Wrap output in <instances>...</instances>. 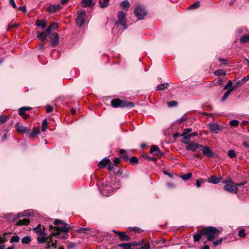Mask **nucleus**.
<instances>
[{
    "label": "nucleus",
    "instance_id": "obj_1",
    "mask_svg": "<svg viewBox=\"0 0 249 249\" xmlns=\"http://www.w3.org/2000/svg\"><path fill=\"white\" fill-rule=\"evenodd\" d=\"M53 224L54 226H50V230H52L51 234L54 236L57 235L60 238H66L70 227L59 219L54 220Z\"/></svg>",
    "mask_w": 249,
    "mask_h": 249
},
{
    "label": "nucleus",
    "instance_id": "obj_2",
    "mask_svg": "<svg viewBox=\"0 0 249 249\" xmlns=\"http://www.w3.org/2000/svg\"><path fill=\"white\" fill-rule=\"evenodd\" d=\"M220 231L213 227H208L202 229V234L207 237L209 241H213L217 237Z\"/></svg>",
    "mask_w": 249,
    "mask_h": 249
},
{
    "label": "nucleus",
    "instance_id": "obj_3",
    "mask_svg": "<svg viewBox=\"0 0 249 249\" xmlns=\"http://www.w3.org/2000/svg\"><path fill=\"white\" fill-rule=\"evenodd\" d=\"M58 27L57 23L56 22H51L49 27L46 29V32H37V38L42 41L44 42L47 39V35H49L51 33V30H55Z\"/></svg>",
    "mask_w": 249,
    "mask_h": 249
},
{
    "label": "nucleus",
    "instance_id": "obj_4",
    "mask_svg": "<svg viewBox=\"0 0 249 249\" xmlns=\"http://www.w3.org/2000/svg\"><path fill=\"white\" fill-rule=\"evenodd\" d=\"M111 104L114 107H127L132 108L134 107V104L132 102H128L126 101L121 100L119 98L113 99L111 102Z\"/></svg>",
    "mask_w": 249,
    "mask_h": 249
},
{
    "label": "nucleus",
    "instance_id": "obj_5",
    "mask_svg": "<svg viewBox=\"0 0 249 249\" xmlns=\"http://www.w3.org/2000/svg\"><path fill=\"white\" fill-rule=\"evenodd\" d=\"M134 14L139 20L143 19L147 15V11L144 6L139 4L134 9Z\"/></svg>",
    "mask_w": 249,
    "mask_h": 249
},
{
    "label": "nucleus",
    "instance_id": "obj_6",
    "mask_svg": "<svg viewBox=\"0 0 249 249\" xmlns=\"http://www.w3.org/2000/svg\"><path fill=\"white\" fill-rule=\"evenodd\" d=\"M223 183L226 184L224 186V189L231 193L236 194L237 193L238 188L237 185L231 180L229 181L224 180Z\"/></svg>",
    "mask_w": 249,
    "mask_h": 249
},
{
    "label": "nucleus",
    "instance_id": "obj_7",
    "mask_svg": "<svg viewBox=\"0 0 249 249\" xmlns=\"http://www.w3.org/2000/svg\"><path fill=\"white\" fill-rule=\"evenodd\" d=\"M117 18L118 21L116 22L115 24L118 25V24H120L124 30L126 29L127 26L126 25V14L124 12L120 11L118 13Z\"/></svg>",
    "mask_w": 249,
    "mask_h": 249
},
{
    "label": "nucleus",
    "instance_id": "obj_8",
    "mask_svg": "<svg viewBox=\"0 0 249 249\" xmlns=\"http://www.w3.org/2000/svg\"><path fill=\"white\" fill-rule=\"evenodd\" d=\"M77 17L75 19L76 25L79 28H81L85 22V18L86 16V13L84 10H78L77 12Z\"/></svg>",
    "mask_w": 249,
    "mask_h": 249
},
{
    "label": "nucleus",
    "instance_id": "obj_9",
    "mask_svg": "<svg viewBox=\"0 0 249 249\" xmlns=\"http://www.w3.org/2000/svg\"><path fill=\"white\" fill-rule=\"evenodd\" d=\"M47 36L51 40L50 45L52 47H56L59 42V37L58 34L56 33H51L49 35H47Z\"/></svg>",
    "mask_w": 249,
    "mask_h": 249
},
{
    "label": "nucleus",
    "instance_id": "obj_10",
    "mask_svg": "<svg viewBox=\"0 0 249 249\" xmlns=\"http://www.w3.org/2000/svg\"><path fill=\"white\" fill-rule=\"evenodd\" d=\"M185 143H187L186 146V149L188 151H191L192 152H196L200 151L201 148L202 147V145L199 144L197 143L191 142L189 143L184 142Z\"/></svg>",
    "mask_w": 249,
    "mask_h": 249
},
{
    "label": "nucleus",
    "instance_id": "obj_11",
    "mask_svg": "<svg viewBox=\"0 0 249 249\" xmlns=\"http://www.w3.org/2000/svg\"><path fill=\"white\" fill-rule=\"evenodd\" d=\"M200 151H202L203 155L210 158H213L214 157V153L208 146H203L202 145Z\"/></svg>",
    "mask_w": 249,
    "mask_h": 249
},
{
    "label": "nucleus",
    "instance_id": "obj_12",
    "mask_svg": "<svg viewBox=\"0 0 249 249\" xmlns=\"http://www.w3.org/2000/svg\"><path fill=\"white\" fill-rule=\"evenodd\" d=\"M112 231L118 235L119 238L121 241H129L130 240V237L127 235L125 232L117 231L115 230H113Z\"/></svg>",
    "mask_w": 249,
    "mask_h": 249
},
{
    "label": "nucleus",
    "instance_id": "obj_13",
    "mask_svg": "<svg viewBox=\"0 0 249 249\" xmlns=\"http://www.w3.org/2000/svg\"><path fill=\"white\" fill-rule=\"evenodd\" d=\"M132 246H140L137 248V249H150V246L149 243L144 244V241L141 242H135L134 243H131Z\"/></svg>",
    "mask_w": 249,
    "mask_h": 249
},
{
    "label": "nucleus",
    "instance_id": "obj_14",
    "mask_svg": "<svg viewBox=\"0 0 249 249\" xmlns=\"http://www.w3.org/2000/svg\"><path fill=\"white\" fill-rule=\"evenodd\" d=\"M150 153L159 157H161L163 155V153L161 152L160 148L156 145L151 146L150 150Z\"/></svg>",
    "mask_w": 249,
    "mask_h": 249
},
{
    "label": "nucleus",
    "instance_id": "obj_15",
    "mask_svg": "<svg viewBox=\"0 0 249 249\" xmlns=\"http://www.w3.org/2000/svg\"><path fill=\"white\" fill-rule=\"evenodd\" d=\"M61 8L62 6L60 4H52L48 7L47 10L49 13H54Z\"/></svg>",
    "mask_w": 249,
    "mask_h": 249
},
{
    "label": "nucleus",
    "instance_id": "obj_16",
    "mask_svg": "<svg viewBox=\"0 0 249 249\" xmlns=\"http://www.w3.org/2000/svg\"><path fill=\"white\" fill-rule=\"evenodd\" d=\"M31 109V107H24L20 108L18 109V113L20 116H22L24 119L28 117V115L26 114L27 111H29Z\"/></svg>",
    "mask_w": 249,
    "mask_h": 249
},
{
    "label": "nucleus",
    "instance_id": "obj_17",
    "mask_svg": "<svg viewBox=\"0 0 249 249\" xmlns=\"http://www.w3.org/2000/svg\"><path fill=\"white\" fill-rule=\"evenodd\" d=\"M34 231L37 234L41 235V236H44L46 234L45 231V229L43 228V229L41 228V225H38L36 227L34 228L33 229Z\"/></svg>",
    "mask_w": 249,
    "mask_h": 249
},
{
    "label": "nucleus",
    "instance_id": "obj_18",
    "mask_svg": "<svg viewBox=\"0 0 249 249\" xmlns=\"http://www.w3.org/2000/svg\"><path fill=\"white\" fill-rule=\"evenodd\" d=\"M223 125H209V129L213 133H217L223 129Z\"/></svg>",
    "mask_w": 249,
    "mask_h": 249
},
{
    "label": "nucleus",
    "instance_id": "obj_19",
    "mask_svg": "<svg viewBox=\"0 0 249 249\" xmlns=\"http://www.w3.org/2000/svg\"><path fill=\"white\" fill-rule=\"evenodd\" d=\"M222 179V178H217L215 176H211L208 179V181L209 183H213V184H217Z\"/></svg>",
    "mask_w": 249,
    "mask_h": 249
},
{
    "label": "nucleus",
    "instance_id": "obj_20",
    "mask_svg": "<svg viewBox=\"0 0 249 249\" xmlns=\"http://www.w3.org/2000/svg\"><path fill=\"white\" fill-rule=\"evenodd\" d=\"M81 4L83 7H92L95 5L94 3H92V0H82Z\"/></svg>",
    "mask_w": 249,
    "mask_h": 249
},
{
    "label": "nucleus",
    "instance_id": "obj_21",
    "mask_svg": "<svg viewBox=\"0 0 249 249\" xmlns=\"http://www.w3.org/2000/svg\"><path fill=\"white\" fill-rule=\"evenodd\" d=\"M16 130L19 133H27L30 130V128L23 126V125H16Z\"/></svg>",
    "mask_w": 249,
    "mask_h": 249
},
{
    "label": "nucleus",
    "instance_id": "obj_22",
    "mask_svg": "<svg viewBox=\"0 0 249 249\" xmlns=\"http://www.w3.org/2000/svg\"><path fill=\"white\" fill-rule=\"evenodd\" d=\"M110 160L108 158H104L98 163V166L100 168H105L107 164L110 163Z\"/></svg>",
    "mask_w": 249,
    "mask_h": 249
},
{
    "label": "nucleus",
    "instance_id": "obj_23",
    "mask_svg": "<svg viewBox=\"0 0 249 249\" xmlns=\"http://www.w3.org/2000/svg\"><path fill=\"white\" fill-rule=\"evenodd\" d=\"M121 7L125 11H127L130 6L128 0H124L120 3Z\"/></svg>",
    "mask_w": 249,
    "mask_h": 249
},
{
    "label": "nucleus",
    "instance_id": "obj_24",
    "mask_svg": "<svg viewBox=\"0 0 249 249\" xmlns=\"http://www.w3.org/2000/svg\"><path fill=\"white\" fill-rule=\"evenodd\" d=\"M47 247L46 248H50L51 247H53L54 248H55L56 247V240L53 241V239L49 237V239L47 240Z\"/></svg>",
    "mask_w": 249,
    "mask_h": 249
},
{
    "label": "nucleus",
    "instance_id": "obj_25",
    "mask_svg": "<svg viewBox=\"0 0 249 249\" xmlns=\"http://www.w3.org/2000/svg\"><path fill=\"white\" fill-rule=\"evenodd\" d=\"M30 223L29 219L27 218H24L22 220H20L17 222L16 225L18 226L23 225H28Z\"/></svg>",
    "mask_w": 249,
    "mask_h": 249
},
{
    "label": "nucleus",
    "instance_id": "obj_26",
    "mask_svg": "<svg viewBox=\"0 0 249 249\" xmlns=\"http://www.w3.org/2000/svg\"><path fill=\"white\" fill-rule=\"evenodd\" d=\"M109 0H99V5L100 8H104L109 5Z\"/></svg>",
    "mask_w": 249,
    "mask_h": 249
},
{
    "label": "nucleus",
    "instance_id": "obj_27",
    "mask_svg": "<svg viewBox=\"0 0 249 249\" xmlns=\"http://www.w3.org/2000/svg\"><path fill=\"white\" fill-rule=\"evenodd\" d=\"M36 25L37 26L45 28L46 25L45 20L37 19L36 22Z\"/></svg>",
    "mask_w": 249,
    "mask_h": 249
},
{
    "label": "nucleus",
    "instance_id": "obj_28",
    "mask_svg": "<svg viewBox=\"0 0 249 249\" xmlns=\"http://www.w3.org/2000/svg\"><path fill=\"white\" fill-rule=\"evenodd\" d=\"M240 41L242 43L249 42V34L242 35L240 37Z\"/></svg>",
    "mask_w": 249,
    "mask_h": 249
},
{
    "label": "nucleus",
    "instance_id": "obj_29",
    "mask_svg": "<svg viewBox=\"0 0 249 249\" xmlns=\"http://www.w3.org/2000/svg\"><path fill=\"white\" fill-rule=\"evenodd\" d=\"M202 235H203V234H202V229H201L198 233H197L193 236L194 242H196L199 241L200 240V239L202 237Z\"/></svg>",
    "mask_w": 249,
    "mask_h": 249
},
{
    "label": "nucleus",
    "instance_id": "obj_30",
    "mask_svg": "<svg viewBox=\"0 0 249 249\" xmlns=\"http://www.w3.org/2000/svg\"><path fill=\"white\" fill-rule=\"evenodd\" d=\"M118 247L124 248V249H131L132 244L130 243H121L117 245Z\"/></svg>",
    "mask_w": 249,
    "mask_h": 249
},
{
    "label": "nucleus",
    "instance_id": "obj_31",
    "mask_svg": "<svg viewBox=\"0 0 249 249\" xmlns=\"http://www.w3.org/2000/svg\"><path fill=\"white\" fill-rule=\"evenodd\" d=\"M244 83L242 82L241 80H239L237 81L234 86H233L231 89L232 90H235L238 88L240 87Z\"/></svg>",
    "mask_w": 249,
    "mask_h": 249
},
{
    "label": "nucleus",
    "instance_id": "obj_32",
    "mask_svg": "<svg viewBox=\"0 0 249 249\" xmlns=\"http://www.w3.org/2000/svg\"><path fill=\"white\" fill-rule=\"evenodd\" d=\"M78 232H83L86 234H89L91 232L90 229L89 228H81L77 230Z\"/></svg>",
    "mask_w": 249,
    "mask_h": 249
},
{
    "label": "nucleus",
    "instance_id": "obj_33",
    "mask_svg": "<svg viewBox=\"0 0 249 249\" xmlns=\"http://www.w3.org/2000/svg\"><path fill=\"white\" fill-rule=\"evenodd\" d=\"M169 86V84L168 83L161 84L159 85L157 87V90H162L164 89H166L168 88Z\"/></svg>",
    "mask_w": 249,
    "mask_h": 249
},
{
    "label": "nucleus",
    "instance_id": "obj_34",
    "mask_svg": "<svg viewBox=\"0 0 249 249\" xmlns=\"http://www.w3.org/2000/svg\"><path fill=\"white\" fill-rule=\"evenodd\" d=\"M9 119V117L7 115H2L0 116V124H4Z\"/></svg>",
    "mask_w": 249,
    "mask_h": 249
},
{
    "label": "nucleus",
    "instance_id": "obj_35",
    "mask_svg": "<svg viewBox=\"0 0 249 249\" xmlns=\"http://www.w3.org/2000/svg\"><path fill=\"white\" fill-rule=\"evenodd\" d=\"M48 239H49V237H46L45 236V235L41 236V237H38L37 238V240L38 242V243L40 244L44 243V242L47 241V240H48Z\"/></svg>",
    "mask_w": 249,
    "mask_h": 249
},
{
    "label": "nucleus",
    "instance_id": "obj_36",
    "mask_svg": "<svg viewBox=\"0 0 249 249\" xmlns=\"http://www.w3.org/2000/svg\"><path fill=\"white\" fill-rule=\"evenodd\" d=\"M31 241V238L29 236H25L21 239V242L23 244H28Z\"/></svg>",
    "mask_w": 249,
    "mask_h": 249
},
{
    "label": "nucleus",
    "instance_id": "obj_37",
    "mask_svg": "<svg viewBox=\"0 0 249 249\" xmlns=\"http://www.w3.org/2000/svg\"><path fill=\"white\" fill-rule=\"evenodd\" d=\"M123 170L122 169H120L116 173V174L122 176L123 178H126L128 177L129 176V173L127 171H126L125 173L124 174H123Z\"/></svg>",
    "mask_w": 249,
    "mask_h": 249
},
{
    "label": "nucleus",
    "instance_id": "obj_38",
    "mask_svg": "<svg viewBox=\"0 0 249 249\" xmlns=\"http://www.w3.org/2000/svg\"><path fill=\"white\" fill-rule=\"evenodd\" d=\"M40 132L39 127H34L31 134V136L33 137L35 136L38 134Z\"/></svg>",
    "mask_w": 249,
    "mask_h": 249
},
{
    "label": "nucleus",
    "instance_id": "obj_39",
    "mask_svg": "<svg viewBox=\"0 0 249 249\" xmlns=\"http://www.w3.org/2000/svg\"><path fill=\"white\" fill-rule=\"evenodd\" d=\"M214 74L216 76H221L225 75L226 74V72L223 70H216Z\"/></svg>",
    "mask_w": 249,
    "mask_h": 249
},
{
    "label": "nucleus",
    "instance_id": "obj_40",
    "mask_svg": "<svg viewBox=\"0 0 249 249\" xmlns=\"http://www.w3.org/2000/svg\"><path fill=\"white\" fill-rule=\"evenodd\" d=\"M232 89H228L226 92L224 93L223 97L222 98V101H224L226 100L228 97L229 96L231 92L232 91Z\"/></svg>",
    "mask_w": 249,
    "mask_h": 249
},
{
    "label": "nucleus",
    "instance_id": "obj_41",
    "mask_svg": "<svg viewBox=\"0 0 249 249\" xmlns=\"http://www.w3.org/2000/svg\"><path fill=\"white\" fill-rule=\"evenodd\" d=\"M19 241V237L18 235H14L13 236L11 239V243H18Z\"/></svg>",
    "mask_w": 249,
    "mask_h": 249
},
{
    "label": "nucleus",
    "instance_id": "obj_42",
    "mask_svg": "<svg viewBox=\"0 0 249 249\" xmlns=\"http://www.w3.org/2000/svg\"><path fill=\"white\" fill-rule=\"evenodd\" d=\"M199 5H200L199 2V1H196V2L194 3V4L191 5L189 7V9H194L197 8L199 7Z\"/></svg>",
    "mask_w": 249,
    "mask_h": 249
},
{
    "label": "nucleus",
    "instance_id": "obj_43",
    "mask_svg": "<svg viewBox=\"0 0 249 249\" xmlns=\"http://www.w3.org/2000/svg\"><path fill=\"white\" fill-rule=\"evenodd\" d=\"M26 216L25 213H20L17 214L13 218L14 220H17L20 217H24Z\"/></svg>",
    "mask_w": 249,
    "mask_h": 249
},
{
    "label": "nucleus",
    "instance_id": "obj_44",
    "mask_svg": "<svg viewBox=\"0 0 249 249\" xmlns=\"http://www.w3.org/2000/svg\"><path fill=\"white\" fill-rule=\"evenodd\" d=\"M192 175V173H189L187 174H185V175L181 176V178L185 180H188L189 179H190L191 178Z\"/></svg>",
    "mask_w": 249,
    "mask_h": 249
},
{
    "label": "nucleus",
    "instance_id": "obj_45",
    "mask_svg": "<svg viewBox=\"0 0 249 249\" xmlns=\"http://www.w3.org/2000/svg\"><path fill=\"white\" fill-rule=\"evenodd\" d=\"M228 155L231 158L236 157L235 152L233 150H230L228 152Z\"/></svg>",
    "mask_w": 249,
    "mask_h": 249
},
{
    "label": "nucleus",
    "instance_id": "obj_46",
    "mask_svg": "<svg viewBox=\"0 0 249 249\" xmlns=\"http://www.w3.org/2000/svg\"><path fill=\"white\" fill-rule=\"evenodd\" d=\"M205 181L206 180L204 179H197L196 181V185L197 187H199L201 186V184L204 183Z\"/></svg>",
    "mask_w": 249,
    "mask_h": 249
},
{
    "label": "nucleus",
    "instance_id": "obj_47",
    "mask_svg": "<svg viewBox=\"0 0 249 249\" xmlns=\"http://www.w3.org/2000/svg\"><path fill=\"white\" fill-rule=\"evenodd\" d=\"M168 106L170 107H176L178 105V102L175 101H171L167 103Z\"/></svg>",
    "mask_w": 249,
    "mask_h": 249
},
{
    "label": "nucleus",
    "instance_id": "obj_48",
    "mask_svg": "<svg viewBox=\"0 0 249 249\" xmlns=\"http://www.w3.org/2000/svg\"><path fill=\"white\" fill-rule=\"evenodd\" d=\"M178 123L179 124L186 123V124H188V122H187V117L183 116L180 118L177 121Z\"/></svg>",
    "mask_w": 249,
    "mask_h": 249
},
{
    "label": "nucleus",
    "instance_id": "obj_49",
    "mask_svg": "<svg viewBox=\"0 0 249 249\" xmlns=\"http://www.w3.org/2000/svg\"><path fill=\"white\" fill-rule=\"evenodd\" d=\"M5 241V239L0 236V249H3L4 248V242Z\"/></svg>",
    "mask_w": 249,
    "mask_h": 249
},
{
    "label": "nucleus",
    "instance_id": "obj_50",
    "mask_svg": "<svg viewBox=\"0 0 249 249\" xmlns=\"http://www.w3.org/2000/svg\"><path fill=\"white\" fill-rule=\"evenodd\" d=\"M129 161L131 164L137 163L138 162V159L136 157H132L130 159Z\"/></svg>",
    "mask_w": 249,
    "mask_h": 249
},
{
    "label": "nucleus",
    "instance_id": "obj_51",
    "mask_svg": "<svg viewBox=\"0 0 249 249\" xmlns=\"http://www.w3.org/2000/svg\"><path fill=\"white\" fill-rule=\"evenodd\" d=\"M223 240V238H221L219 240L214 241L213 243V245L214 246H217L218 245H220V244H221L222 243Z\"/></svg>",
    "mask_w": 249,
    "mask_h": 249
},
{
    "label": "nucleus",
    "instance_id": "obj_52",
    "mask_svg": "<svg viewBox=\"0 0 249 249\" xmlns=\"http://www.w3.org/2000/svg\"><path fill=\"white\" fill-rule=\"evenodd\" d=\"M238 235L241 237H245L246 236L245 231L244 229H241L238 231Z\"/></svg>",
    "mask_w": 249,
    "mask_h": 249
},
{
    "label": "nucleus",
    "instance_id": "obj_53",
    "mask_svg": "<svg viewBox=\"0 0 249 249\" xmlns=\"http://www.w3.org/2000/svg\"><path fill=\"white\" fill-rule=\"evenodd\" d=\"M18 26H19L18 24H17L16 23H13L12 22L9 24L8 26V29H9L13 28V27H18Z\"/></svg>",
    "mask_w": 249,
    "mask_h": 249
},
{
    "label": "nucleus",
    "instance_id": "obj_54",
    "mask_svg": "<svg viewBox=\"0 0 249 249\" xmlns=\"http://www.w3.org/2000/svg\"><path fill=\"white\" fill-rule=\"evenodd\" d=\"M223 83V81L221 78H218L215 82L214 85L215 86L221 85Z\"/></svg>",
    "mask_w": 249,
    "mask_h": 249
},
{
    "label": "nucleus",
    "instance_id": "obj_55",
    "mask_svg": "<svg viewBox=\"0 0 249 249\" xmlns=\"http://www.w3.org/2000/svg\"><path fill=\"white\" fill-rule=\"evenodd\" d=\"M232 87V82L230 80L228 82L227 85H226L224 88V89H227L229 87Z\"/></svg>",
    "mask_w": 249,
    "mask_h": 249
},
{
    "label": "nucleus",
    "instance_id": "obj_56",
    "mask_svg": "<svg viewBox=\"0 0 249 249\" xmlns=\"http://www.w3.org/2000/svg\"><path fill=\"white\" fill-rule=\"evenodd\" d=\"M192 129L191 128H187L184 130L183 133L181 134L182 136H185L187 134H188L189 132L191 131Z\"/></svg>",
    "mask_w": 249,
    "mask_h": 249
},
{
    "label": "nucleus",
    "instance_id": "obj_57",
    "mask_svg": "<svg viewBox=\"0 0 249 249\" xmlns=\"http://www.w3.org/2000/svg\"><path fill=\"white\" fill-rule=\"evenodd\" d=\"M9 4L11 5L14 8L16 9L17 8V5L15 2L14 0H9Z\"/></svg>",
    "mask_w": 249,
    "mask_h": 249
},
{
    "label": "nucleus",
    "instance_id": "obj_58",
    "mask_svg": "<svg viewBox=\"0 0 249 249\" xmlns=\"http://www.w3.org/2000/svg\"><path fill=\"white\" fill-rule=\"evenodd\" d=\"M239 123H240L238 120H232L230 121L229 124H238Z\"/></svg>",
    "mask_w": 249,
    "mask_h": 249
},
{
    "label": "nucleus",
    "instance_id": "obj_59",
    "mask_svg": "<svg viewBox=\"0 0 249 249\" xmlns=\"http://www.w3.org/2000/svg\"><path fill=\"white\" fill-rule=\"evenodd\" d=\"M146 158L149 160H152L154 162H156L157 161V159L154 157H151L149 156L146 157Z\"/></svg>",
    "mask_w": 249,
    "mask_h": 249
},
{
    "label": "nucleus",
    "instance_id": "obj_60",
    "mask_svg": "<svg viewBox=\"0 0 249 249\" xmlns=\"http://www.w3.org/2000/svg\"><path fill=\"white\" fill-rule=\"evenodd\" d=\"M249 80V74L247 76L242 78L241 80L242 81V82L245 84L247 81H248Z\"/></svg>",
    "mask_w": 249,
    "mask_h": 249
},
{
    "label": "nucleus",
    "instance_id": "obj_61",
    "mask_svg": "<svg viewBox=\"0 0 249 249\" xmlns=\"http://www.w3.org/2000/svg\"><path fill=\"white\" fill-rule=\"evenodd\" d=\"M120 161H121V160H120V158H117V157L115 158L114 160V163L115 165L119 164L120 162Z\"/></svg>",
    "mask_w": 249,
    "mask_h": 249
},
{
    "label": "nucleus",
    "instance_id": "obj_62",
    "mask_svg": "<svg viewBox=\"0 0 249 249\" xmlns=\"http://www.w3.org/2000/svg\"><path fill=\"white\" fill-rule=\"evenodd\" d=\"M52 107L50 106H48L46 108V111L47 113H50L52 111Z\"/></svg>",
    "mask_w": 249,
    "mask_h": 249
},
{
    "label": "nucleus",
    "instance_id": "obj_63",
    "mask_svg": "<svg viewBox=\"0 0 249 249\" xmlns=\"http://www.w3.org/2000/svg\"><path fill=\"white\" fill-rule=\"evenodd\" d=\"M114 167V164L112 163H109L108 166V170H112Z\"/></svg>",
    "mask_w": 249,
    "mask_h": 249
},
{
    "label": "nucleus",
    "instance_id": "obj_64",
    "mask_svg": "<svg viewBox=\"0 0 249 249\" xmlns=\"http://www.w3.org/2000/svg\"><path fill=\"white\" fill-rule=\"evenodd\" d=\"M163 173L165 174V175H166L167 176H168L169 177H170V178L172 177V175L170 173H169L168 171H166V170H164L163 171Z\"/></svg>",
    "mask_w": 249,
    "mask_h": 249
}]
</instances>
